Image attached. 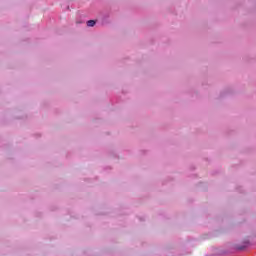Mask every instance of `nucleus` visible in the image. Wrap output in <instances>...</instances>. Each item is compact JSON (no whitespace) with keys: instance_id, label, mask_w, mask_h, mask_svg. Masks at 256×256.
Masks as SVG:
<instances>
[{"instance_id":"obj_1","label":"nucleus","mask_w":256,"mask_h":256,"mask_svg":"<svg viewBox=\"0 0 256 256\" xmlns=\"http://www.w3.org/2000/svg\"><path fill=\"white\" fill-rule=\"evenodd\" d=\"M95 23H96L95 20H88L87 21V26L88 27H95Z\"/></svg>"}]
</instances>
